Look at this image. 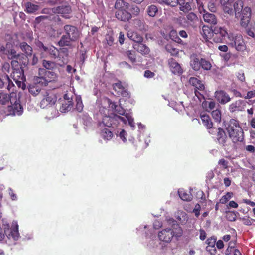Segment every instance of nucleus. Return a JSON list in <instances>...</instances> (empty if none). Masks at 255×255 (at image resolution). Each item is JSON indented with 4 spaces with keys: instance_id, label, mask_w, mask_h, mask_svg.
Segmentation results:
<instances>
[{
    "instance_id": "1",
    "label": "nucleus",
    "mask_w": 255,
    "mask_h": 255,
    "mask_svg": "<svg viewBox=\"0 0 255 255\" xmlns=\"http://www.w3.org/2000/svg\"><path fill=\"white\" fill-rule=\"evenodd\" d=\"M226 129L229 137L234 144H239L244 141V133L238 120L231 119L226 125Z\"/></svg>"
},
{
    "instance_id": "2",
    "label": "nucleus",
    "mask_w": 255,
    "mask_h": 255,
    "mask_svg": "<svg viewBox=\"0 0 255 255\" xmlns=\"http://www.w3.org/2000/svg\"><path fill=\"white\" fill-rule=\"evenodd\" d=\"M43 98L40 102V107L47 108L54 105L57 101L56 94L53 90H43L42 91Z\"/></svg>"
},
{
    "instance_id": "3",
    "label": "nucleus",
    "mask_w": 255,
    "mask_h": 255,
    "mask_svg": "<svg viewBox=\"0 0 255 255\" xmlns=\"http://www.w3.org/2000/svg\"><path fill=\"white\" fill-rule=\"evenodd\" d=\"M41 73L42 75L39 77H37L35 78L34 80L37 83L42 86H45L48 85V83L55 81L57 77V74L52 71L41 69L39 72L40 74H41Z\"/></svg>"
},
{
    "instance_id": "4",
    "label": "nucleus",
    "mask_w": 255,
    "mask_h": 255,
    "mask_svg": "<svg viewBox=\"0 0 255 255\" xmlns=\"http://www.w3.org/2000/svg\"><path fill=\"white\" fill-rule=\"evenodd\" d=\"M230 44L232 47H234L238 52H243L245 51L248 52L246 45L244 42L242 36L241 34L234 35L230 34L228 36Z\"/></svg>"
},
{
    "instance_id": "5",
    "label": "nucleus",
    "mask_w": 255,
    "mask_h": 255,
    "mask_svg": "<svg viewBox=\"0 0 255 255\" xmlns=\"http://www.w3.org/2000/svg\"><path fill=\"white\" fill-rule=\"evenodd\" d=\"M11 77L13 79L19 88L24 90L26 88V78L24 75V68H12Z\"/></svg>"
},
{
    "instance_id": "6",
    "label": "nucleus",
    "mask_w": 255,
    "mask_h": 255,
    "mask_svg": "<svg viewBox=\"0 0 255 255\" xmlns=\"http://www.w3.org/2000/svg\"><path fill=\"white\" fill-rule=\"evenodd\" d=\"M120 121L122 122L125 124H126V119L115 114H112L110 116H104L102 119V123L104 125L108 127H117Z\"/></svg>"
},
{
    "instance_id": "7",
    "label": "nucleus",
    "mask_w": 255,
    "mask_h": 255,
    "mask_svg": "<svg viewBox=\"0 0 255 255\" xmlns=\"http://www.w3.org/2000/svg\"><path fill=\"white\" fill-rule=\"evenodd\" d=\"M36 45L42 53L46 52L48 53L51 58L55 59L58 57L60 48L58 49L53 45L46 46L39 40L36 42Z\"/></svg>"
},
{
    "instance_id": "8",
    "label": "nucleus",
    "mask_w": 255,
    "mask_h": 255,
    "mask_svg": "<svg viewBox=\"0 0 255 255\" xmlns=\"http://www.w3.org/2000/svg\"><path fill=\"white\" fill-rule=\"evenodd\" d=\"M216 132V142L222 147L229 145V139L225 130L221 127L215 128Z\"/></svg>"
},
{
    "instance_id": "9",
    "label": "nucleus",
    "mask_w": 255,
    "mask_h": 255,
    "mask_svg": "<svg viewBox=\"0 0 255 255\" xmlns=\"http://www.w3.org/2000/svg\"><path fill=\"white\" fill-rule=\"evenodd\" d=\"M213 40L215 43H222L225 39L226 36H229L226 28L216 26L213 29Z\"/></svg>"
},
{
    "instance_id": "10",
    "label": "nucleus",
    "mask_w": 255,
    "mask_h": 255,
    "mask_svg": "<svg viewBox=\"0 0 255 255\" xmlns=\"http://www.w3.org/2000/svg\"><path fill=\"white\" fill-rule=\"evenodd\" d=\"M65 34L76 42L80 38V32L78 28L73 25L67 24L63 27Z\"/></svg>"
},
{
    "instance_id": "11",
    "label": "nucleus",
    "mask_w": 255,
    "mask_h": 255,
    "mask_svg": "<svg viewBox=\"0 0 255 255\" xmlns=\"http://www.w3.org/2000/svg\"><path fill=\"white\" fill-rule=\"evenodd\" d=\"M11 105H7L5 113H7V115H20L23 112V108L21 104H20L19 100L17 99L15 101L14 103L12 102V103H10Z\"/></svg>"
},
{
    "instance_id": "12",
    "label": "nucleus",
    "mask_w": 255,
    "mask_h": 255,
    "mask_svg": "<svg viewBox=\"0 0 255 255\" xmlns=\"http://www.w3.org/2000/svg\"><path fill=\"white\" fill-rule=\"evenodd\" d=\"M29 63L28 57L23 54H19L17 58L11 61L12 68H25Z\"/></svg>"
},
{
    "instance_id": "13",
    "label": "nucleus",
    "mask_w": 255,
    "mask_h": 255,
    "mask_svg": "<svg viewBox=\"0 0 255 255\" xmlns=\"http://www.w3.org/2000/svg\"><path fill=\"white\" fill-rule=\"evenodd\" d=\"M246 102L239 99L231 103L228 107V110L231 113H237L245 111Z\"/></svg>"
},
{
    "instance_id": "14",
    "label": "nucleus",
    "mask_w": 255,
    "mask_h": 255,
    "mask_svg": "<svg viewBox=\"0 0 255 255\" xmlns=\"http://www.w3.org/2000/svg\"><path fill=\"white\" fill-rule=\"evenodd\" d=\"M115 92L118 96H122L125 98H129L130 93L127 88L122 85L121 81H119L117 83H114L112 85Z\"/></svg>"
},
{
    "instance_id": "15",
    "label": "nucleus",
    "mask_w": 255,
    "mask_h": 255,
    "mask_svg": "<svg viewBox=\"0 0 255 255\" xmlns=\"http://www.w3.org/2000/svg\"><path fill=\"white\" fill-rule=\"evenodd\" d=\"M200 118L202 124L207 129L208 132L211 134H214L216 132V128L213 127V123L209 115L206 114H201Z\"/></svg>"
},
{
    "instance_id": "16",
    "label": "nucleus",
    "mask_w": 255,
    "mask_h": 255,
    "mask_svg": "<svg viewBox=\"0 0 255 255\" xmlns=\"http://www.w3.org/2000/svg\"><path fill=\"white\" fill-rule=\"evenodd\" d=\"M168 65L170 71L175 75H181L183 70L180 65L176 60L171 58L168 60Z\"/></svg>"
},
{
    "instance_id": "17",
    "label": "nucleus",
    "mask_w": 255,
    "mask_h": 255,
    "mask_svg": "<svg viewBox=\"0 0 255 255\" xmlns=\"http://www.w3.org/2000/svg\"><path fill=\"white\" fill-rule=\"evenodd\" d=\"M215 98L221 104L224 105L231 100L229 94L224 90H218L215 92Z\"/></svg>"
},
{
    "instance_id": "18",
    "label": "nucleus",
    "mask_w": 255,
    "mask_h": 255,
    "mask_svg": "<svg viewBox=\"0 0 255 255\" xmlns=\"http://www.w3.org/2000/svg\"><path fill=\"white\" fill-rule=\"evenodd\" d=\"M172 229L166 228L158 233V236L160 241L165 242H170L173 238Z\"/></svg>"
},
{
    "instance_id": "19",
    "label": "nucleus",
    "mask_w": 255,
    "mask_h": 255,
    "mask_svg": "<svg viewBox=\"0 0 255 255\" xmlns=\"http://www.w3.org/2000/svg\"><path fill=\"white\" fill-rule=\"evenodd\" d=\"M69 56L68 50L66 48H60L57 59L58 64L62 67L68 62Z\"/></svg>"
},
{
    "instance_id": "20",
    "label": "nucleus",
    "mask_w": 255,
    "mask_h": 255,
    "mask_svg": "<svg viewBox=\"0 0 255 255\" xmlns=\"http://www.w3.org/2000/svg\"><path fill=\"white\" fill-rule=\"evenodd\" d=\"M128 9L116 11L115 17L116 18L123 22H128L132 18L131 14L127 11Z\"/></svg>"
},
{
    "instance_id": "21",
    "label": "nucleus",
    "mask_w": 255,
    "mask_h": 255,
    "mask_svg": "<svg viewBox=\"0 0 255 255\" xmlns=\"http://www.w3.org/2000/svg\"><path fill=\"white\" fill-rule=\"evenodd\" d=\"M169 30L170 31L168 34L165 33L164 32H161V34L163 37L167 40L171 39L177 43H181L182 42V40L179 37L177 31L172 28H170Z\"/></svg>"
},
{
    "instance_id": "22",
    "label": "nucleus",
    "mask_w": 255,
    "mask_h": 255,
    "mask_svg": "<svg viewBox=\"0 0 255 255\" xmlns=\"http://www.w3.org/2000/svg\"><path fill=\"white\" fill-rule=\"evenodd\" d=\"M55 13L61 14L66 18H69L68 14L71 12V8L69 5H61L54 9Z\"/></svg>"
},
{
    "instance_id": "23",
    "label": "nucleus",
    "mask_w": 255,
    "mask_h": 255,
    "mask_svg": "<svg viewBox=\"0 0 255 255\" xmlns=\"http://www.w3.org/2000/svg\"><path fill=\"white\" fill-rule=\"evenodd\" d=\"M203 38L206 42H208L209 39L213 36V29H211L207 26L204 25L202 27V30L200 32Z\"/></svg>"
},
{
    "instance_id": "24",
    "label": "nucleus",
    "mask_w": 255,
    "mask_h": 255,
    "mask_svg": "<svg viewBox=\"0 0 255 255\" xmlns=\"http://www.w3.org/2000/svg\"><path fill=\"white\" fill-rule=\"evenodd\" d=\"M133 48L142 55H147L150 53V49L142 42L134 44L133 45Z\"/></svg>"
},
{
    "instance_id": "25",
    "label": "nucleus",
    "mask_w": 255,
    "mask_h": 255,
    "mask_svg": "<svg viewBox=\"0 0 255 255\" xmlns=\"http://www.w3.org/2000/svg\"><path fill=\"white\" fill-rule=\"evenodd\" d=\"M127 36L129 39L134 41L135 44L142 42L143 40L142 36L137 32L128 31L127 32Z\"/></svg>"
},
{
    "instance_id": "26",
    "label": "nucleus",
    "mask_w": 255,
    "mask_h": 255,
    "mask_svg": "<svg viewBox=\"0 0 255 255\" xmlns=\"http://www.w3.org/2000/svg\"><path fill=\"white\" fill-rule=\"evenodd\" d=\"M189 82L191 85L195 87V89L200 91H204L205 89L204 85L202 83V81L196 77H190Z\"/></svg>"
},
{
    "instance_id": "27",
    "label": "nucleus",
    "mask_w": 255,
    "mask_h": 255,
    "mask_svg": "<svg viewBox=\"0 0 255 255\" xmlns=\"http://www.w3.org/2000/svg\"><path fill=\"white\" fill-rule=\"evenodd\" d=\"M19 237L18 225L16 222H13L10 233L7 235V237L9 239L12 238L14 240H17Z\"/></svg>"
},
{
    "instance_id": "28",
    "label": "nucleus",
    "mask_w": 255,
    "mask_h": 255,
    "mask_svg": "<svg viewBox=\"0 0 255 255\" xmlns=\"http://www.w3.org/2000/svg\"><path fill=\"white\" fill-rule=\"evenodd\" d=\"M74 42L75 41H73L72 39L64 34L61 36L57 44L60 47H71L72 45V42Z\"/></svg>"
},
{
    "instance_id": "29",
    "label": "nucleus",
    "mask_w": 255,
    "mask_h": 255,
    "mask_svg": "<svg viewBox=\"0 0 255 255\" xmlns=\"http://www.w3.org/2000/svg\"><path fill=\"white\" fill-rule=\"evenodd\" d=\"M241 24L245 22L248 23L250 20L251 16V10L249 7H245L242 11Z\"/></svg>"
},
{
    "instance_id": "30",
    "label": "nucleus",
    "mask_w": 255,
    "mask_h": 255,
    "mask_svg": "<svg viewBox=\"0 0 255 255\" xmlns=\"http://www.w3.org/2000/svg\"><path fill=\"white\" fill-rule=\"evenodd\" d=\"M129 4L124 0H117L114 5V8L116 11L128 9Z\"/></svg>"
},
{
    "instance_id": "31",
    "label": "nucleus",
    "mask_w": 255,
    "mask_h": 255,
    "mask_svg": "<svg viewBox=\"0 0 255 255\" xmlns=\"http://www.w3.org/2000/svg\"><path fill=\"white\" fill-rule=\"evenodd\" d=\"M178 5L180 6V10L185 13L188 12L192 9L191 3L186 2L185 0H178Z\"/></svg>"
},
{
    "instance_id": "32",
    "label": "nucleus",
    "mask_w": 255,
    "mask_h": 255,
    "mask_svg": "<svg viewBox=\"0 0 255 255\" xmlns=\"http://www.w3.org/2000/svg\"><path fill=\"white\" fill-rule=\"evenodd\" d=\"M9 103H12L10 95L0 91V105L2 106L8 105Z\"/></svg>"
},
{
    "instance_id": "33",
    "label": "nucleus",
    "mask_w": 255,
    "mask_h": 255,
    "mask_svg": "<svg viewBox=\"0 0 255 255\" xmlns=\"http://www.w3.org/2000/svg\"><path fill=\"white\" fill-rule=\"evenodd\" d=\"M201 59L196 55H193L191 57L190 66L195 71H198L200 69Z\"/></svg>"
},
{
    "instance_id": "34",
    "label": "nucleus",
    "mask_w": 255,
    "mask_h": 255,
    "mask_svg": "<svg viewBox=\"0 0 255 255\" xmlns=\"http://www.w3.org/2000/svg\"><path fill=\"white\" fill-rule=\"evenodd\" d=\"M203 19L205 22L215 25L217 23V19L215 15L212 13L206 12L203 14Z\"/></svg>"
},
{
    "instance_id": "35",
    "label": "nucleus",
    "mask_w": 255,
    "mask_h": 255,
    "mask_svg": "<svg viewBox=\"0 0 255 255\" xmlns=\"http://www.w3.org/2000/svg\"><path fill=\"white\" fill-rule=\"evenodd\" d=\"M38 83L36 82V83L33 84H30L28 87V91L33 96H36L39 93L42 94L41 88L38 85Z\"/></svg>"
},
{
    "instance_id": "36",
    "label": "nucleus",
    "mask_w": 255,
    "mask_h": 255,
    "mask_svg": "<svg viewBox=\"0 0 255 255\" xmlns=\"http://www.w3.org/2000/svg\"><path fill=\"white\" fill-rule=\"evenodd\" d=\"M19 47L22 50L25 54V56L27 57L29 56H31L32 53V48L26 42H22L20 43Z\"/></svg>"
},
{
    "instance_id": "37",
    "label": "nucleus",
    "mask_w": 255,
    "mask_h": 255,
    "mask_svg": "<svg viewBox=\"0 0 255 255\" xmlns=\"http://www.w3.org/2000/svg\"><path fill=\"white\" fill-rule=\"evenodd\" d=\"M244 3L242 0L237 1L234 4V8L236 17L240 16L241 12L243 9Z\"/></svg>"
},
{
    "instance_id": "38",
    "label": "nucleus",
    "mask_w": 255,
    "mask_h": 255,
    "mask_svg": "<svg viewBox=\"0 0 255 255\" xmlns=\"http://www.w3.org/2000/svg\"><path fill=\"white\" fill-rule=\"evenodd\" d=\"M178 193L180 198L183 201H190L193 198V196L190 193H188L183 189L178 190Z\"/></svg>"
},
{
    "instance_id": "39",
    "label": "nucleus",
    "mask_w": 255,
    "mask_h": 255,
    "mask_svg": "<svg viewBox=\"0 0 255 255\" xmlns=\"http://www.w3.org/2000/svg\"><path fill=\"white\" fill-rule=\"evenodd\" d=\"M73 105L72 101H64L60 108V111L62 112L70 111L73 108Z\"/></svg>"
},
{
    "instance_id": "40",
    "label": "nucleus",
    "mask_w": 255,
    "mask_h": 255,
    "mask_svg": "<svg viewBox=\"0 0 255 255\" xmlns=\"http://www.w3.org/2000/svg\"><path fill=\"white\" fill-rule=\"evenodd\" d=\"M101 135L105 140H109L113 137L112 132L107 128H104L101 130Z\"/></svg>"
},
{
    "instance_id": "41",
    "label": "nucleus",
    "mask_w": 255,
    "mask_h": 255,
    "mask_svg": "<svg viewBox=\"0 0 255 255\" xmlns=\"http://www.w3.org/2000/svg\"><path fill=\"white\" fill-rule=\"evenodd\" d=\"M125 54L128 57L130 62L132 64L136 63V53L135 51L128 50L125 52Z\"/></svg>"
},
{
    "instance_id": "42",
    "label": "nucleus",
    "mask_w": 255,
    "mask_h": 255,
    "mask_svg": "<svg viewBox=\"0 0 255 255\" xmlns=\"http://www.w3.org/2000/svg\"><path fill=\"white\" fill-rule=\"evenodd\" d=\"M25 7L26 8V12L28 13H34L37 11L39 9L38 5L34 4L29 2L25 3Z\"/></svg>"
},
{
    "instance_id": "43",
    "label": "nucleus",
    "mask_w": 255,
    "mask_h": 255,
    "mask_svg": "<svg viewBox=\"0 0 255 255\" xmlns=\"http://www.w3.org/2000/svg\"><path fill=\"white\" fill-rule=\"evenodd\" d=\"M172 234H173V237L174 236L180 237L182 235L183 230L178 224H174L173 229H172Z\"/></svg>"
},
{
    "instance_id": "44",
    "label": "nucleus",
    "mask_w": 255,
    "mask_h": 255,
    "mask_svg": "<svg viewBox=\"0 0 255 255\" xmlns=\"http://www.w3.org/2000/svg\"><path fill=\"white\" fill-rule=\"evenodd\" d=\"M212 67L211 63L204 58L201 59L200 68L205 70H209Z\"/></svg>"
},
{
    "instance_id": "45",
    "label": "nucleus",
    "mask_w": 255,
    "mask_h": 255,
    "mask_svg": "<svg viewBox=\"0 0 255 255\" xmlns=\"http://www.w3.org/2000/svg\"><path fill=\"white\" fill-rule=\"evenodd\" d=\"M42 65L46 69L52 70L56 66V63L54 62L43 60L42 61Z\"/></svg>"
},
{
    "instance_id": "46",
    "label": "nucleus",
    "mask_w": 255,
    "mask_h": 255,
    "mask_svg": "<svg viewBox=\"0 0 255 255\" xmlns=\"http://www.w3.org/2000/svg\"><path fill=\"white\" fill-rule=\"evenodd\" d=\"M158 11V10L157 6L154 5H151L148 6L147 10L148 15L151 17H154Z\"/></svg>"
},
{
    "instance_id": "47",
    "label": "nucleus",
    "mask_w": 255,
    "mask_h": 255,
    "mask_svg": "<svg viewBox=\"0 0 255 255\" xmlns=\"http://www.w3.org/2000/svg\"><path fill=\"white\" fill-rule=\"evenodd\" d=\"M212 116L214 120L220 123L221 120V112L220 110L216 109L215 110H213L211 113Z\"/></svg>"
},
{
    "instance_id": "48",
    "label": "nucleus",
    "mask_w": 255,
    "mask_h": 255,
    "mask_svg": "<svg viewBox=\"0 0 255 255\" xmlns=\"http://www.w3.org/2000/svg\"><path fill=\"white\" fill-rule=\"evenodd\" d=\"M9 81V76L4 74L0 76V88H2L5 87V84Z\"/></svg>"
},
{
    "instance_id": "49",
    "label": "nucleus",
    "mask_w": 255,
    "mask_h": 255,
    "mask_svg": "<svg viewBox=\"0 0 255 255\" xmlns=\"http://www.w3.org/2000/svg\"><path fill=\"white\" fill-rule=\"evenodd\" d=\"M19 54L20 53H17L16 51L14 49H10L7 50V53H6V55L9 59H11V61H13L17 58Z\"/></svg>"
},
{
    "instance_id": "50",
    "label": "nucleus",
    "mask_w": 255,
    "mask_h": 255,
    "mask_svg": "<svg viewBox=\"0 0 255 255\" xmlns=\"http://www.w3.org/2000/svg\"><path fill=\"white\" fill-rule=\"evenodd\" d=\"M233 194L232 192H227L225 195L223 196L220 199V203L221 204L226 203L232 197Z\"/></svg>"
},
{
    "instance_id": "51",
    "label": "nucleus",
    "mask_w": 255,
    "mask_h": 255,
    "mask_svg": "<svg viewBox=\"0 0 255 255\" xmlns=\"http://www.w3.org/2000/svg\"><path fill=\"white\" fill-rule=\"evenodd\" d=\"M166 51L170 53L172 55H177L178 54V50L172 46L171 45L168 44L165 46Z\"/></svg>"
},
{
    "instance_id": "52",
    "label": "nucleus",
    "mask_w": 255,
    "mask_h": 255,
    "mask_svg": "<svg viewBox=\"0 0 255 255\" xmlns=\"http://www.w3.org/2000/svg\"><path fill=\"white\" fill-rule=\"evenodd\" d=\"M83 108V105L81 98L80 97L76 98V109L79 112H80L82 111Z\"/></svg>"
},
{
    "instance_id": "53",
    "label": "nucleus",
    "mask_w": 255,
    "mask_h": 255,
    "mask_svg": "<svg viewBox=\"0 0 255 255\" xmlns=\"http://www.w3.org/2000/svg\"><path fill=\"white\" fill-rule=\"evenodd\" d=\"M223 6L224 11L225 13H227L230 15H231L233 13V9L232 7V5L230 3L224 5Z\"/></svg>"
},
{
    "instance_id": "54",
    "label": "nucleus",
    "mask_w": 255,
    "mask_h": 255,
    "mask_svg": "<svg viewBox=\"0 0 255 255\" xmlns=\"http://www.w3.org/2000/svg\"><path fill=\"white\" fill-rule=\"evenodd\" d=\"M187 19L191 22H194L197 20V15L193 12L188 13L186 16Z\"/></svg>"
},
{
    "instance_id": "55",
    "label": "nucleus",
    "mask_w": 255,
    "mask_h": 255,
    "mask_svg": "<svg viewBox=\"0 0 255 255\" xmlns=\"http://www.w3.org/2000/svg\"><path fill=\"white\" fill-rule=\"evenodd\" d=\"M216 242V238L214 237H212L208 238L206 241L207 246L212 247L215 246Z\"/></svg>"
},
{
    "instance_id": "56",
    "label": "nucleus",
    "mask_w": 255,
    "mask_h": 255,
    "mask_svg": "<svg viewBox=\"0 0 255 255\" xmlns=\"http://www.w3.org/2000/svg\"><path fill=\"white\" fill-rule=\"evenodd\" d=\"M126 118H124L126 119V121L128 120V124L131 127H135V124L134 122V119L130 116L129 114H127L126 115Z\"/></svg>"
},
{
    "instance_id": "57",
    "label": "nucleus",
    "mask_w": 255,
    "mask_h": 255,
    "mask_svg": "<svg viewBox=\"0 0 255 255\" xmlns=\"http://www.w3.org/2000/svg\"><path fill=\"white\" fill-rule=\"evenodd\" d=\"M178 0H166L165 4L172 7H175L178 5Z\"/></svg>"
},
{
    "instance_id": "58",
    "label": "nucleus",
    "mask_w": 255,
    "mask_h": 255,
    "mask_svg": "<svg viewBox=\"0 0 255 255\" xmlns=\"http://www.w3.org/2000/svg\"><path fill=\"white\" fill-rule=\"evenodd\" d=\"M206 250L211 255H215L217 253V250L215 246H207Z\"/></svg>"
},
{
    "instance_id": "59",
    "label": "nucleus",
    "mask_w": 255,
    "mask_h": 255,
    "mask_svg": "<svg viewBox=\"0 0 255 255\" xmlns=\"http://www.w3.org/2000/svg\"><path fill=\"white\" fill-rule=\"evenodd\" d=\"M131 13L135 16H137L140 13V9L137 6H133L130 9Z\"/></svg>"
},
{
    "instance_id": "60",
    "label": "nucleus",
    "mask_w": 255,
    "mask_h": 255,
    "mask_svg": "<svg viewBox=\"0 0 255 255\" xmlns=\"http://www.w3.org/2000/svg\"><path fill=\"white\" fill-rule=\"evenodd\" d=\"M208 9L212 12H215L217 10L215 4L213 2H209L208 4Z\"/></svg>"
},
{
    "instance_id": "61",
    "label": "nucleus",
    "mask_w": 255,
    "mask_h": 255,
    "mask_svg": "<svg viewBox=\"0 0 255 255\" xmlns=\"http://www.w3.org/2000/svg\"><path fill=\"white\" fill-rule=\"evenodd\" d=\"M114 112L119 115H124L126 110L121 105H118Z\"/></svg>"
},
{
    "instance_id": "62",
    "label": "nucleus",
    "mask_w": 255,
    "mask_h": 255,
    "mask_svg": "<svg viewBox=\"0 0 255 255\" xmlns=\"http://www.w3.org/2000/svg\"><path fill=\"white\" fill-rule=\"evenodd\" d=\"M106 40L107 44L109 46L112 45L114 43V38L112 36L110 35H106Z\"/></svg>"
},
{
    "instance_id": "63",
    "label": "nucleus",
    "mask_w": 255,
    "mask_h": 255,
    "mask_svg": "<svg viewBox=\"0 0 255 255\" xmlns=\"http://www.w3.org/2000/svg\"><path fill=\"white\" fill-rule=\"evenodd\" d=\"M201 209V206L199 204H197L195 205L194 209H193V212L195 214V215L196 217H198L200 215V211Z\"/></svg>"
},
{
    "instance_id": "64",
    "label": "nucleus",
    "mask_w": 255,
    "mask_h": 255,
    "mask_svg": "<svg viewBox=\"0 0 255 255\" xmlns=\"http://www.w3.org/2000/svg\"><path fill=\"white\" fill-rule=\"evenodd\" d=\"M14 86V84L13 83L12 81L9 78V81L5 84V88L7 89L9 91H10L12 90V91L13 90L12 89V88Z\"/></svg>"
}]
</instances>
